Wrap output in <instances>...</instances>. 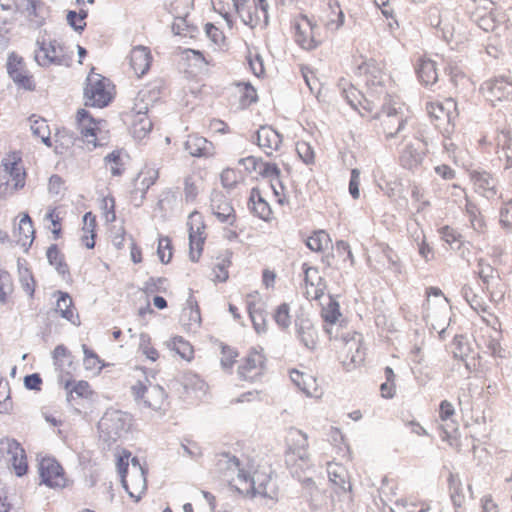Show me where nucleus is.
<instances>
[{
	"mask_svg": "<svg viewBox=\"0 0 512 512\" xmlns=\"http://www.w3.org/2000/svg\"><path fill=\"white\" fill-rule=\"evenodd\" d=\"M215 472L231 490L244 497L269 495L271 470L256 464L253 459L243 463L236 456L221 454L216 459Z\"/></svg>",
	"mask_w": 512,
	"mask_h": 512,
	"instance_id": "f257e3e1",
	"label": "nucleus"
},
{
	"mask_svg": "<svg viewBox=\"0 0 512 512\" xmlns=\"http://www.w3.org/2000/svg\"><path fill=\"white\" fill-rule=\"evenodd\" d=\"M0 200H5L23 190L27 185L28 171L21 151H9L0 161Z\"/></svg>",
	"mask_w": 512,
	"mask_h": 512,
	"instance_id": "f03ea898",
	"label": "nucleus"
},
{
	"mask_svg": "<svg viewBox=\"0 0 512 512\" xmlns=\"http://www.w3.org/2000/svg\"><path fill=\"white\" fill-rule=\"evenodd\" d=\"M121 482L130 498L138 502L147 491V470L131 452L123 450L117 458Z\"/></svg>",
	"mask_w": 512,
	"mask_h": 512,
	"instance_id": "7ed1b4c3",
	"label": "nucleus"
},
{
	"mask_svg": "<svg viewBox=\"0 0 512 512\" xmlns=\"http://www.w3.org/2000/svg\"><path fill=\"white\" fill-rule=\"evenodd\" d=\"M129 385L135 401L152 410H160L167 403L165 390L157 384H151L145 371L136 368L129 374Z\"/></svg>",
	"mask_w": 512,
	"mask_h": 512,
	"instance_id": "20e7f679",
	"label": "nucleus"
},
{
	"mask_svg": "<svg viewBox=\"0 0 512 512\" xmlns=\"http://www.w3.org/2000/svg\"><path fill=\"white\" fill-rule=\"evenodd\" d=\"M0 8L34 28L42 27L51 17V8L44 0H0Z\"/></svg>",
	"mask_w": 512,
	"mask_h": 512,
	"instance_id": "39448f33",
	"label": "nucleus"
},
{
	"mask_svg": "<svg viewBox=\"0 0 512 512\" xmlns=\"http://www.w3.org/2000/svg\"><path fill=\"white\" fill-rule=\"evenodd\" d=\"M34 60L44 68L70 66L72 55L61 39L45 34L36 40Z\"/></svg>",
	"mask_w": 512,
	"mask_h": 512,
	"instance_id": "423d86ee",
	"label": "nucleus"
},
{
	"mask_svg": "<svg viewBox=\"0 0 512 512\" xmlns=\"http://www.w3.org/2000/svg\"><path fill=\"white\" fill-rule=\"evenodd\" d=\"M76 129L81 140L91 149L101 146L108 138L106 120L96 118L86 108H81L75 115Z\"/></svg>",
	"mask_w": 512,
	"mask_h": 512,
	"instance_id": "0eeeda50",
	"label": "nucleus"
},
{
	"mask_svg": "<svg viewBox=\"0 0 512 512\" xmlns=\"http://www.w3.org/2000/svg\"><path fill=\"white\" fill-rule=\"evenodd\" d=\"M36 468L40 485L53 490H63L72 484L64 466L54 456H39Z\"/></svg>",
	"mask_w": 512,
	"mask_h": 512,
	"instance_id": "6e6552de",
	"label": "nucleus"
},
{
	"mask_svg": "<svg viewBox=\"0 0 512 512\" xmlns=\"http://www.w3.org/2000/svg\"><path fill=\"white\" fill-rule=\"evenodd\" d=\"M211 210L217 221L223 225L225 237L236 239L242 232L237 213L230 200L220 191H214L211 196Z\"/></svg>",
	"mask_w": 512,
	"mask_h": 512,
	"instance_id": "1a4fd4ad",
	"label": "nucleus"
},
{
	"mask_svg": "<svg viewBox=\"0 0 512 512\" xmlns=\"http://www.w3.org/2000/svg\"><path fill=\"white\" fill-rule=\"evenodd\" d=\"M84 96L86 105L98 108L106 107L115 96V85L109 78L95 73L92 68L87 77Z\"/></svg>",
	"mask_w": 512,
	"mask_h": 512,
	"instance_id": "9d476101",
	"label": "nucleus"
},
{
	"mask_svg": "<svg viewBox=\"0 0 512 512\" xmlns=\"http://www.w3.org/2000/svg\"><path fill=\"white\" fill-rule=\"evenodd\" d=\"M426 110L430 121L441 133L451 134L454 131L458 111L457 103L453 99L448 98L444 102H429Z\"/></svg>",
	"mask_w": 512,
	"mask_h": 512,
	"instance_id": "9b49d317",
	"label": "nucleus"
},
{
	"mask_svg": "<svg viewBox=\"0 0 512 512\" xmlns=\"http://www.w3.org/2000/svg\"><path fill=\"white\" fill-rule=\"evenodd\" d=\"M293 38L305 50L317 48L323 41L317 24L305 14H299L293 20Z\"/></svg>",
	"mask_w": 512,
	"mask_h": 512,
	"instance_id": "f8f14e48",
	"label": "nucleus"
},
{
	"mask_svg": "<svg viewBox=\"0 0 512 512\" xmlns=\"http://www.w3.org/2000/svg\"><path fill=\"white\" fill-rule=\"evenodd\" d=\"M0 460H4L18 477L28 473L29 465L26 451L15 439L5 438L0 441Z\"/></svg>",
	"mask_w": 512,
	"mask_h": 512,
	"instance_id": "ddd939ff",
	"label": "nucleus"
},
{
	"mask_svg": "<svg viewBox=\"0 0 512 512\" xmlns=\"http://www.w3.org/2000/svg\"><path fill=\"white\" fill-rule=\"evenodd\" d=\"M8 76L18 89L34 92L37 82L33 73L29 70L24 58L16 53L9 54L6 62Z\"/></svg>",
	"mask_w": 512,
	"mask_h": 512,
	"instance_id": "4468645a",
	"label": "nucleus"
},
{
	"mask_svg": "<svg viewBox=\"0 0 512 512\" xmlns=\"http://www.w3.org/2000/svg\"><path fill=\"white\" fill-rule=\"evenodd\" d=\"M267 358L262 348H250L239 361L237 374L243 381L254 382L266 370Z\"/></svg>",
	"mask_w": 512,
	"mask_h": 512,
	"instance_id": "2eb2a0df",
	"label": "nucleus"
},
{
	"mask_svg": "<svg viewBox=\"0 0 512 512\" xmlns=\"http://www.w3.org/2000/svg\"><path fill=\"white\" fill-rule=\"evenodd\" d=\"M189 231V258L198 262L202 256L205 241L207 238L206 224L202 214L198 211L192 212L188 217Z\"/></svg>",
	"mask_w": 512,
	"mask_h": 512,
	"instance_id": "dca6fc26",
	"label": "nucleus"
},
{
	"mask_svg": "<svg viewBox=\"0 0 512 512\" xmlns=\"http://www.w3.org/2000/svg\"><path fill=\"white\" fill-rule=\"evenodd\" d=\"M125 123L137 139H142L150 133L153 124L148 116V106L143 99H136L134 107L125 114Z\"/></svg>",
	"mask_w": 512,
	"mask_h": 512,
	"instance_id": "f3484780",
	"label": "nucleus"
},
{
	"mask_svg": "<svg viewBox=\"0 0 512 512\" xmlns=\"http://www.w3.org/2000/svg\"><path fill=\"white\" fill-rule=\"evenodd\" d=\"M314 22L326 31H336L344 23L343 12L337 2L331 0L321 2L313 14Z\"/></svg>",
	"mask_w": 512,
	"mask_h": 512,
	"instance_id": "a211bd4d",
	"label": "nucleus"
},
{
	"mask_svg": "<svg viewBox=\"0 0 512 512\" xmlns=\"http://www.w3.org/2000/svg\"><path fill=\"white\" fill-rule=\"evenodd\" d=\"M286 454L294 460L306 461L309 459L308 437L296 428H290L285 434Z\"/></svg>",
	"mask_w": 512,
	"mask_h": 512,
	"instance_id": "6ab92c4d",
	"label": "nucleus"
},
{
	"mask_svg": "<svg viewBox=\"0 0 512 512\" xmlns=\"http://www.w3.org/2000/svg\"><path fill=\"white\" fill-rule=\"evenodd\" d=\"M130 70L137 78L148 73L152 66L153 56L151 50L143 45L135 46L127 56Z\"/></svg>",
	"mask_w": 512,
	"mask_h": 512,
	"instance_id": "aec40b11",
	"label": "nucleus"
},
{
	"mask_svg": "<svg viewBox=\"0 0 512 512\" xmlns=\"http://www.w3.org/2000/svg\"><path fill=\"white\" fill-rule=\"evenodd\" d=\"M304 271V294L310 300H320L326 289V283L316 267L302 266Z\"/></svg>",
	"mask_w": 512,
	"mask_h": 512,
	"instance_id": "412c9836",
	"label": "nucleus"
},
{
	"mask_svg": "<svg viewBox=\"0 0 512 512\" xmlns=\"http://www.w3.org/2000/svg\"><path fill=\"white\" fill-rule=\"evenodd\" d=\"M13 237L22 247H30L35 239L34 223L27 212L17 215L13 224Z\"/></svg>",
	"mask_w": 512,
	"mask_h": 512,
	"instance_id": "4be33fe9",
	"label": "nucleus"
},
{
	"mask_svg": "<svg viewBox=\"0 0 512 512\" xmlns=\"http://www.w3.org/2000/svg\"><path fill=\"white\" fill-rule=\"evenodd\" d=\"M51 357L54 368L58 373V381L71 376L72 370L75 369V358L66 345H57L52 351Z\"/></svg>",
	"mask_w": 512,
	"mask_h": 512,
	"instance_id": "5701e85b",
	"label": "nucleus"
},
{
	"mask_svg": "<svg viewBox=\"0 0 512 512\" xmlns=\"http://www.w3.org/2000/svg\"><path fill=\"white\" fill-rule=\"evenodd\" d=\"M59 384L66 391V398L69 402L78 399L91 400L96 395L92 385L86 380H74L69 376L59 381Z\"/></svg>",
	"mask_w": 512,
	"mask_h": 512,
	"instance_id": "b1692460",
	"label": "nucleus"
},
{
	"mask_svg": "<svg viewBox=\"0 0 512 512\" xmlns=\"http://www.w3.org/2000/svg\"><path fill=\"white\" fill-rule=\"evenodd\" d=\"M292 382L307 396L319 397L321 395V387L316 377L307 371L292 369L290 371Z\"/></svg>",
	"mask_w": 512,
	"mask_h": 512,
	"instance_id": "393cba45",
	"label": "nucleus"
},
{
	"mask_svg": "<svg viewBox=\"0 0 512 512\" xmlns=\"http://www.w3.org/2000/svg\"><path fill=\"white\" fill-rule=\"evenodd\" d=\"M247 168H251L254 172H256L259 176L264 179H268L269 183L277 180L281 171L277 164L263 161L254 156H248L240 161Z\"/></svg>",
	"mask_w": 512,
	"mask_h": 512,
	"instance_id": "a878e982",
	"label": "nucleus"
},
{
	"mask_svg": "<svg viewBox=\"0 0 512 512\" xmlns=\"http://www.w3.org/2000/svg\"><path fill=\"white\" fill-rule=\"evenodd\" d=\"M484 89L492 103L512 100V83L505 78L487 81Z\"/></svg>",
	"mask_w": 512,
	"mask_h": 512,
	"instance_id": "bb28decb",
	"label": "nucleus"
},
{
	"mask_svg": "<svg viewBox=\"0 0 512 512\" xmlns=\"http://www.w3.org/2000/svg\"><path fill=\"white\" fill-rule=\"evenodd\" d=\"M184 146L186 151L193 157L210 158L215 155L213 143L198 134H190Z\"/></svg>",
	"mask_w": 512,
	"mask_h": 512,
	"instance_id": "cd10ccee",
	"label": "nucleus"
},
{
	"mask_svg": "<svg viewBox=\"0 0 512 512\" xmlns=\"http://www.w3.org/2000/svg\"><path fill=\"white\" fill-rule=\"evenodd\" d=\"M282 143L280 134L270 126H262L257 131V145L266 153L271 155L278 150Z\"/></svg>",
	"mask_w": 512,
	"mask_h": 512,
	"instance_id": "c85d7f7f",
	"label": "nucleus"
},
{
	"mask_svg": "<svg viewBox=\"0 0 512 512\" xmlns=\"http://www.w3.org/2000/svg\"><path fill=\"white\" fill-rule=\"evenodd\" d=\"M97 218L92 212H86L82 219L81 243L87 249H93L96 245L97 237Z\"/></svg>",
	"mask_w": 512,
	"mask_h": 512,
	"instance_id": "c756f323",
	"label": "nucleus"
},
{
	"mask_svg": "<svg viewBox=\"0 0 512 512\" xmlns=\"http://www.w3.org/2000/svg\"><path fill=\"white\" fill-rule=\"evenodd\" d=\"M54 297L56 299L54 311L57 317L72 320L79 316L73 299L68 293L57 291L54 293Z\"/></svg>",
	"mask_w": 512,
	"mask_h": 512,
	"instance_id": "7c9ffc66",
	"label": "nucleus"
},
{
	"mask_svg": "<svg viewBox=\"0 0 512 512\" xmlns=\"http://www.w3.org/2000/svg\"><path fill=\"white\" fill-rule=\"evenodd\" d=\"M232 266V252L226 251L218 255L211 267V279L214 283H224L229 279Z\"/></svg>",
	"mask_w": 512,
	"mask_h": 512,
	"instance_id": "2f4dec72",
	"label": "nucleus"
},
{
	"mask_svg": "<svg viewBox=\"0 0 512 512\" xmlns=\"http://www.w3.org/2000/svg\"><path fill=\"white\" fill-rule=\"evenodd\" d=\"M403 114L396 111L387 112L381 116L380 127L386 137L396 135L405 125Z\"/></svg>",
	"mask_w": 512,
	"mask_h": 512,
	"instance_id": "473e14b6",
	"label": "nucleus"
},
{
	"mask_svg": "<svg viewBox=\"0 0 512 512\" xmlns=\"http://www.w3.org/2000/svg\"><path fill=\"white\" fill-rule=\"evenodd\" d=\"M250 202L252 211L259 218L269 221L273 218V211L270 204L264 198L261 190L257 187L253 188L250 193Z\"/></svg>",
	"mask_w": 512,
	"mask_h": 512,
	"instance_id": "72a5a7b5",
	"label": "nucleus"
},
{
	"mask_svg": "<svg viewBox=\"0 0 512 512\" xmlns=\"http://www.w3.org/2000/svg\"><path fill=\"white\" fill-rule=\"evenodd\" d=\"M203 178L199 172H192L183 179V195L186 203H193L198 198L201 191V182Z\"/></svg>",
	"mask_w": 512,
	"mask_h": 512,
	"instance_id": "f704fd0d",
	"label": "nucleus"
},
{
	"mask_svg": "<svg viewBox=\"0 0 512 512\" xmlns=\"http://www.w3.org/2000/svg\"><path fill=\"white\" fill-rule=\"evenodd\" d=\"M83 351V366L86 371L99 375L101 371L109 366L100 356L86 344L82 345Z\"/></svg>",
	"mask_w": 512,
	"mask_h": 512,
	"instance_id": "c9c22d12",
	"label": "nucleus"
},
{
	"mask_svg": "<svg viewBox=\"0 0 512 512\" xmlns=\"http://www.w3.org/2000/svg\"><path fill=\"white\" fill-rule=\"evenodd\" d=\"M417 75L423 85L435 84L438 80L436 63L430 59H421L417 67Z\"/></svg>",
	"mask_w": 512,
	"mask_h": 512,
	"instance_id": "e433bc0d",
	"label": "nucleus"
},
{
	"mask_svg": "<svg viewBox=\"0 0 512 512\" xmlns=\"http://www.w3.org/2000/svg\"><path fill=\"white\" fill-rule=\"evenodd\" d=\"M306 246L313 252L323 253L332 247V241L329 234L324 230H318L311 233L306 239Z\"/></svg>",
	"mask_w": 512,
	"mask_h": 512,
	"instance_id": "4c0bfd02",
	"label": "nucleus"
},
{
	"mask_svg": "<svg viewBox=\"0 0 512 512\" xmlns=\"http://www.w3.org/2000/svg\"><path fill=\"white\" fill-rule=\"evenodd\" d=\"M30 128L36 137H39L46 146L52 145L51 130L47 120L36 115L29 118Z\"/></svg>",
	"mask_w": 512,
	"mask_h": 512,
	"instance_id": "58836bf2",
	"label": "nucleus"
},
{
	"mask_svg": "<svg viewBox=\"0 0 512 512\" xmlns=\"http://www.w3.org/2000/svg\"><path fill=\"white\" fill-rule=\"evenodd\" d=\"M238 358L239 351L237 348L222 342L219 344V361L222 369L232 372Z\"/></svg>",
	"mask_w": 512,
	"mask_h": 512,
	"instance_id": "ea45409f",
	"label": "nucleus"
},
{
	"mask_svg": "<svg viewBox=\"0 0 512 512\" xmlns=\"http://www.w3.org/2000/svg\"><path fill=\"white\" fill-rule=\"evenodd\" d=\"M45 220L49 221L48 229L51 231L53 239L58 240L63 236V212L58 207L48 209Z\"/></svg>",
	"mask_w": 512,
	"mask_h": 512,
	"instance_id": "a19ab883",
	"label": "nucleus"
},
{
	"mask_svg": "<svg viewBox=\"0 0 512 512\" xmlns=\"http://www.w3.org/2000/svg\"><path fill=\"white\" fill-rule=\"evenodd\" d=\"M471 180L476 189L481 190L486 195L496 194L495 180L487 172L474 171L471 173Z\"/></svg>",
	"mask_w": 512,
	"mask_h": 512,
	"instance_id": "79ce46f5",
	"label": "nucleus"
},
{
	"mask_svg": "<svg viewBox=\"0 0 512 512\" xmlns=\"http://www.w3.org/2000/svg\"><path fill=\"white\" fill-rule=\"evenodd\" d=\"M321 307L320 314L323 320H337L340 316L339 304L330 295H325L320 300H316Z\"/></svg>",
	"mask_w": 512,
	"mask_h": 512,
	"instance_id": "37998d69",
	"label": "nucleus"
},
{
	"mask_svg": "<svg viewBox=\"0 0 512 512\" xmlns=\"http://www.w3.org/2000/svg\"><path fill=\"white\" fill-rule=\"evenodd\" d=\"M46 256L49 263L55 267L58 273L62 275L69 274V266L65 260V256L56 244L48 247Z\"/></svg>",
	"mask_w": 512,
	"mask_h": 512,
	"instance_id": "c03bdc74",
	"label": "nucleus"
},
{
	"mask_svg": "<svg viewBox=\"0 0 512 512\" xmlns=\"http://www.w3.org/2000/svg\"><path fill=\"white\" fill-rule=\"evenodd\" d=\"M74 143V137L71 132L62 128L57 129L54 136L52 137V145L56 153H64L69 150Z\"/></svg>",
	"mask_w": 512,
	"mask_h": 512,
	"instance_id": "a18cd8bd",
	"label": "nucleus"
},
{
	"mask_svg": "<svg viewBox=\"0 0 512 512\" xmlns=\"http://www.w3.org/2000/svg\"><path fill=\"white\" fill-rule=\"evenodd\" d=\"M168 347L175 351L185 361L190 362L194 359L193 346L181 336L173 337L170 340Z\"/></svg>",
	"mask_w": 512,
	"mask_h": 512,
	"instance_id": "49530a36",
	"label": "nucleus"
},
{
	"mask_svg": "<svg viewBox=\"0 0 512 512\" xmlns=\"http://www.w3.org/2000/svg\"><path fill=\"white\" fill-rule=\"evenodd\" d=\"M104 164L112 176H121L125 172L123 154L120 150H114L104 158Z\"/></svg>",
	"mask_w": 512,
	"mask_h": 512,
	"instance_id": "de8ad7c7",
	"label": "nucleus"
},
{
	"mask_svg": "<svg viewBox=\"0 0 512 512\" xmlns=\"http://www.w3.org/2000/svg\"><path fill=\"white\" fill-rule=\"evenodd\" d=\"M220 181L224 188L231 190L243 183L244 175L241 170L228 167L222 170Z\"/></svg>",
	"mask_w": 512,
	"mask_h": 512,
	"instance_id": "09e8293b",
	"label": "nucleus"
},
{
	"mask_svg": "<svg viewBox=\"0 0 512 512\" xmlns=\"http://www.w3.org/2000/svg\"><path fill=\"white\" fill-rule=\"evenodd\" d=\"M99 208L101 216L106 223H113L116 221V200L113 196L108 195L100 200Z\"/></svg>",
	"mask_w": 512,
	"mask_h": 512,
	"instance_id": "8fccbe9b",
	"label": "nucleus"
},
{
	"mask_svg": "<svg viewBox=\"0 0 512 512\" xmlns=\"http://www.w3.org/2000/svg\"><path fill=\"white\" fill-rule=\"evenodd\" d=\"M14 292V283L11 274L4 269H0V302L6 303Z\"/></svg>",
	"mask_w": 512,
	"mask_h": 512,
	"instance_id": "3c124183",
	"label": "nucleus"
},
{
	"mask_svg": "<svg viewBox=\"0 0 512 512\" xmlns=\"http://www.w3.org/2000/svg\"><path fill=\"white\" fill-rule=\"evenodd\" d=\"M246 60L252 73L260 77L265 73V66L263 59L255 48H248Z\"/></svg>",
	"mask_w": 512,
	"mask_h": 512,
	"instance_id": "603ef678",
	"label": "nucleus"
},
{
	"mask_svg": "<svg viewBox=\"0 0 512 512\" xmlns=\"http://www.w3.org/2000/svg\"><path fill=\"white\" fill-rule=\"evenodd\" d=\"M157 255L163 264H168L173 257L172 240L168 236H160L158 238Z\"/></svg>",
	"mask_w": 512,
	"mask_h": 512,
	"instance_id": "864d4df0",
	"label": "nucleus"
},
{
	"mask_svg": "<svg viewBox=\"0 0 512 512\" xmlns=\"http://www.w3.org/2000/svg\"><path fill=\"white\" fill-rule=\"evenodd\" d=\"M254 7L260 8V12L256 13L253 17H248V22L251 24V27L254 28L261 24L268 23V1L267 0H252Z\"/></svg>",
	"mask_w": 512,
	"mask_h": 512,
	"instance_id": "5fc2aeb1",
	"label": "nucleus"
},
{
	"mask_svg": "<svg viewBox=\"0 0 512 512\" xmlns=\"http://www.w3.org/2000/svg\"><path fill=\"white\" fill-rule=\"evenodd\" d=\"M403 507L407 512H427L430 510V505L427 501L418 498L417 496L410 495L401 500Z\"/></svg>",
	"mask_w": 512,
	"mask_h": 512,
	"instance_id": "6e6d98bb",
	"label": "nucleus"
},
{
	"mask_svg": "<svg viewBox=\"0 0 512 512\" xmlns=\"http://www.w3.org/2000/svg\"><path fill=\"white\" fill-rule=\"evenodd\" d=\"M296 151L300 159L307 165L315 163L316 154L311 144L305 140L296 143Z\"/></svg>",
	"mask_w": 512,
	"mask_h": 512,
	"instance_id": "4d7b16f0",
	"label": "nucleus"
},
{
	"mask_svg": "<svg viewBox=\"0 0 512 512\" xmlns=\"http://www.w3.org/2000/svg\"><path fill=\"white\" fill-rule=\"evenodd\" d=\"M270 188L277 204L283 206L289 203V191L281 181L280 177L270 183Z\"/></svg>",
	"mask_w": 512,
	"mask_h": 512,
	"instance_id": "13d9d810",
	"label": "nucleus"
},
{
	"mask_svg": "<svg viewBox=\"0 0 512 512\" xmlns=\"http://www.w3.org/2000/svg\"><path fill=\"white\" fill-rule=\"evenodd\" d=\"M171 13L176 18L182 19L186 16L189 10L193 7L194 0H166Z\"/></svg>",
	"mask_w": 512,
	"mask_h": 512,
	"instance_id": "bf43d9fd",
	"label": "nucleus"
},
{
	"mask_svg": "<svg viewBox=\"0 0 512 512\" xmlns=\"http://www.w3.org/2000/svg\"><path fill=\"white\" fill-rule=\"evenodd\" d=\"M159 178V171L154 167L144 168L138 175V180L144 190L149 189L153 186Z\"/></svg>",
	"mask_w": 512,
	"mask_h": 512,
	"instance_id": "052dcab7",
	"label": "nucleus"
},
{
	"mask_svg": "<svg viewBox=\"0 0 512 512\" xmlns=\"http://www.w3.org/2000/svg\"><path fill=\"white\" fill-rule=\"evenodd\" d=\"M139 350L147 357V359L153 362L160 358L158 350L153 346L151 338L148 335H141Z\"/></svg>",
	"mask_w": 512,
	"mask_h": 512,
	"instance_id": "680f3d73",
	"label": "nucleus"
},
{
	"mask_svg": "<svg viewBox=\"0 0 512 512\" xmlns=\"http://www.w3.org/2000/svg\"><path fill=\"white\" fill-rule=\"evenodd\" d=\"M66 18L71 27L77 31H81L86 26L87 12L84 9H80L78 12L68 11Z\"/></svg>",
	"mask_w": 512,
	"mask_h": 512,
	"instance_id": "e2e57ef3",
	"label": "nucleus"
},
{
	"mask_svg": "<svg viewBox=\"0 0 512 512\" xmlns=\"http://www.w3.org/2000/svg\"><path fill=\"white\" fill-rule=\"evenodd\" d=\"M328 474H329L330 480L334 484H336L338 486H343L345 484L347 473L345 472L344 468L341 465H338V464L329 465Z\"/></svg>",
	"mask_w": 512,
	"mask_h": 512,
	"instance_id": "0e129e2a",
	"label": "nucleus"
},
{
	"mask_svg": "<svg viewBox=\"0 0 512 512\" xmlns=\"http://www.w3.org/2000/svg\"><path fill=\"white\" fill-rule=\"evenodd\" d=\"M400 164L408 170H412L421 164V157L414 155L409 149H406L400 156Z\"/></svg>",
	"mask_w": 512,
	"mask_h": 512,
	"instance_id": "69168bd1",
	"label": "nucleus"
},
{
	"mask_svg": "<svg viewBox=\"0 0 512 512\" xmlns=\"http://www.w3.org/2000/svg\"><path fill=\"white\" fill-rule=\"evenodd\" d=\"M206 35L217 45H222L225 42V35L223 32L212 23L205 25Z\"/></svg>",
	"mask_w": 512,
	"mask_h": 512,
	"instance_id": "338daca9",
	"label": "nucleus"
},
{
	"mask_svg": "<svg viewBox=\"0 0 512 512\" xmlns=\"http://www.w3.org/2000/svg\"><path fill=\"white\" fill-rule=\"evenodd\" d=\"M500 223L507 229H512V201L505 204L500 211Z\"/></svg>",
	"mask_w": 512,
	"mask_h": 512,
	"instance_id": "774afa93",
	"label": "nucleus"
}]
</instances>
